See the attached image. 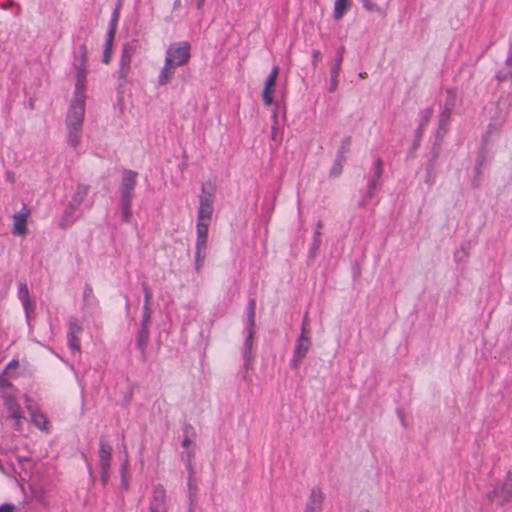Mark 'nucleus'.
<instances>
[{
	"label": "nucleus",
	"mask_w": 512,
	"mask_h": 512,
	"mask_svg": "<svg viewBox=\"0 0 512 512\" xmlns=\"http://www.w3.org/2000/svg\"><path fill=\"white\" fill-rule=\"evenodd\" d=\"M75 91L66 118V125H83L85 115V90L87 77V51L81 46L78 63H75Z\"/></svg>",
	"instance_id": "nucleus-1"
},
{
	"label": "nucleus",
	"mask_w": 512,
	"mask_h": 512,
	"mask_svg": "<svg viewBox=\"0 0 512 512\" xmlns=\"http://www.w3.org/2000/svg\"><path fill=\"white\" fill-rule=\"evenodd\" d=\"M191 46L187 41L176 42L167 48L165 63L158 76L159 85H166L174 76L175 69L186 65L190 58Z\"/></svg>",
	"instance_id": "nucleus-2"
},
{
	"label": "nucleus",
	"mask_w": 512,
	"mask_h": 512,
	"mask_svg": "<svg viewBox=\"0 0 512 512\" xmlns=\"http://www.w3.org/2000/svg\"><path fill=\"white\" fill-rule=\"evenodd\" d=\"M488 498L499 505L512 501V464L507 468L504 480L488 493Z\"/></svg>",
	"instance_id": "nucleus-3"
},
{
	"label": "nucleus",
	"mask_w": 512,
	"mask_h": 512,
	"mask_svg": "<svg viewBox=\"0 0 512 512\" xmlns=\"http://www.w3.org/2000/svg\"><path fill=\"white\" fill-rule=\"evenodd\" d=\"M99 467L101 472V481L103 485H106L109 480L110 476V468H111V461H112V447L105 443L104 441H100V448H99Z\"/></svg>",
	"instance_id": "nucleus-4"
},
{
	"label": "nucleus",
	"mask_w": 512,
	"mask_h": 512,
	"mask_svg": "<svg viewBox=\"0 0 512 512\" xmlns=\"http://www.w3.org/2000/svg\"><path fill=\"white\" fill-rule=\"evenodd\" d=\"M213 202L214 195L212 192H207L205 188H202L200 195L197 222L210 223L213 213Z\"/></svg>",
	"instance_id": "nucleus-5"
},
{
	"label": "nucleus",
	"mask_w": 512,
	"mask_h": 512,
	"mask_svg": "<svg viewBox=\"0 0 512 512\" xmlns=\"http://www.w3.org/2000/svg\"><path fill=\"white\" fill-rule=\"evenodd\" d=\"M311 347V336H300L297 338L293 357L290 365L293 369H298L302 360L306 357Z\"/></svg>",
	"instance_id": "nucleus-6"
},
{
	"label": "nucleus",
	"mask_w": 512,
	"mask_h": 512,
	"mask_svg": "<svg viewBox=\"0 0 512 512\" xmlns=\"http://www.w3.org/2000/svg\"><path fill=\"white\" fill-rule=\"evenodd\" d=\"M279 74V67L274 66L265 80L262 98L265 105L270 106L273 103L276 80Z\"/></svg>",
	"instance_id": "nucleus-7"
},
{
	"label": "nucleus",
	"mask_w": 512,
	"mask_h": 512,
	"mask_svg": "<svg viewBox=\"0 0 512 512\" xmlns=\"http://www.w3.org/2000/svg\"><path fill=\"white\" fill-rule=\"evenodd\" d=\"M3 398L4 406L8 413V417L14 421L15 426H19L22 420L24 419V415L20 405L18 404L14 396L5 395Z\"/></svg>",
	"instance_id": "nucleus-8"
},
{
	"label": "nucleus",
	"mask_w": 512,
	"mask_h": 512,
	"mask_svg": "<svg viewBox=\"0 0 512 512\" xmlns=\"http://www.w3.org/2000/svg\"><path fill=\"white\" fill-rule=\"evenodd\" d=\"M137 173L127 170L123 173L121 183V198L122 201H131L132 194L136 185Z\"/></svg>",
	"instance_id": "nucleus-9"
},
{
	"label": "nucleus",
	"mask_w": 512,
	"mask_h": 512,
	"mask_svg": "<svg viewBox=\"0 0 512 512\" xmlns=\"http://www.w3.org/2000/svg\"><path fill=\"white\" fill-rule=\"evenodd\" d=\"M30 211L23 207L22 210L13 216V233L15 235L24 236L27 233V219Z\"/></svg>",
	"instance_id": "nucleus-10"
},
{
	"label": "nucleus",
	"mask_w": 512,
	"mask_h": 512,
	"mask_svg": "<svg viewBox=\"0 0 512 512\" xmlns=\"http://www.w3.org/2000/svg\"><path fill=\"white\" fill-rule=\"evenodd\" d=\"M324 494L320 488H313L309 494L304 512H322Z\"/></svg>",
	"instance_id": "nucleus-11"
},
{
	"label": "nucleus",
	"mask_w": 512,
	"mask_h": 512,
	"mask_svg": "<svg viewBox=\"0 0 512 512\" xmlns=\"http://www.w3.org/2000/svg\"><path fill=\"white\" fill-rule=\"evenodd\" d=\"M27 410L29 411L32 422L41 430H47L48 421L44 414H42L36 407L32 405V400L28 395L24 396Z\"/></svg>",
	"instance_id": "nucleus-12"
},
{
	"label": "nucleus",
	"mask_w": 512,
	"mask_h": 512,
	"mask_svg": "<svg viewBox=\"0 0 512 512\" xmlns=\"http://www.w3.org/2000/svg\"><path fill=\"white\" fill-rule=\"evenodd\" d=\"M133 54L134 48L129 44H125L122 48V54L120 58L119 74L121 78H126L128 75Z\"/></svg>",
	"instance_id": "nucleus-13"
},
{
	"label": "nucleus",
	"mask_w": 512,
	"mask_h": 512,
	"mask_svg": "<svg viewBox=\"0 0 512 512\" xmlns=\"http://www.w3.org/2000/svg\"><path fill=\"white\" fill-rule=\"evenodd\" d=\"M67 140L68 143L73 147L77 148L81 143L82 137V125H67Z\"/></svg>",
	"instance_id": "nucleus-14"
},
{
	"label": "nucleus",
	"mask_w": 512,
	"mask_h": 512,
	"mask_svg": "<svg viewBox=\"0 0 512 512\" xmlns=\"http://www.w3.org/2000/svg\"><path fill=\"white\" fill-rule=\"evenodd\" d=\"M344 47H340L337 51L336 63L331 69V86L330 91L333 92L337 88V78L340 71V66L343 60Z\"/></svg>",
	"instance_id": "nucleus-15"
},
{
	"label": "nucleus",
	"mask_w": 512,
	"mask_h": 512,
	"mask_svg": "<svg viewBox=\"0 0 512 512\" xmlns=\"http://www.w3.org/2000/svg\"><path fill=\"white\" fill-rule=\"evenodd\" d=\"M166 492L162 486H157L153 491V499L151 501L150 507L157 508L160 507L162 509L166 508Z\"/></svg>",
	"instance_id": "nucleus-16"
},
{
	"label": "nucleus",
	"mask_w": 512,
	"mask_h": 512,
	"mask_svg": "<svg viewBox=\"0 0 512 512\" xmlns=\"http://www.w3.org/2000/svg\"><path fill=\"white\" fill-rule=\"evenodd\" d=\"M352 0H335L333 17L340 20L345 12L351 7Z\"/></svg>",
	"instance_id": "nucleus-17"
},
{
	"label": "nucleus",
	"mask_w": 512,
	"mask_h": 512,
	"mask_svg": "<svg viewBox=\"0 0 512 512\" xmlns=\"http://www.w3.org/2000/svg\"><path fill=\"white\" fill-rule=\"evenodd\" d=\"M18 297L21 300L25 311L28 313L32 306V303L30 300L28 286L25 283H20L18 288Z\"/></svg>",
	"instance_id": "nucleus-18"
},
{
	"label": "nucleus",
	"mask_w": 512,
	"mask_h": 512,
	"mask_svg": "<svg viewBox=\"0 0 512 512\" xmlns=\"http://www.w3.org/2000/svg\"><path fill=\"white\" fill-rule=\"evenodd\" d=\"M253 335H254V328H249L248 329V334H247V337H246V340H245V347H246L245 357H247V359H250V357H251Z\"/></svg>",
	"instance_id": "nucleus-19"
},
{
	"label": "nucleus",
	"mask_w": 512,
	"mask_h": 512,
	"mask_svg": "<svg viewBox=\"0 0 512 512\" xmlns=\"http://www.w3.org/2000/svg\"><path fill=\"white\" fill-rule=\"evenodd\" d=\"M68 345L74 351H79L80 350V341L76 337V335H74L73 327L70 328V331H69V334H68Z\"/></svg>",
	"instance_id": "nucleus-20"
},
{
	"label": "nucleus",
	"mask_w": 512,
	"mask_h": 512,
	"mask_svg": "<svg viewBox=\"0 0 512 512\" xmlns=\"http://www.w3.org/2000/svg\"><path fill=\"white\" fill-rule=\"evenodd\" d=\"M88 194V187L85 185H79L76 188L75 196H74V202H77L78 204L83 201V199Z\"/></svg>",
	"instance_id": "nucleus-21"
},
{
	"label": "nucleus",
	"mask_w": 512,
	"mask_h": 512,
	"mask_svg": "<svg viewBox=\"0 0 512 512\" xmlns=\"http://www.w3.org/2000/svg\"><path fill=\"white\" fill-rule=\"evenodd\" d=\"M209 225H210V223L197 222V224H196L197 238H208Z\"/></svg>",
	"instance_id": "nucleus-22"
},
{
	"label": "nucleus",
	"mask_w": 512,
	"mask_h": 512,
	"mask_svg": "<svg viewBox=\"0 0 512 512\" xmlns=\"http://www.w3.org/2000/svg\"><path fill=\"white\" fill-rule=\"evenodd\" d=\"M151 318V305L143 306L142 328L146 332Z\"/></svg>",
	"instance_id": "nucleus-23"
},
{
	"label": "nucleus",
	"mask_w": 512,
	"mask_h": 512,
	"mask_svg": "<svg viewBox=\"0 0 512 512\" xmlns=\"http://www.w3.org/2000/svg\"><path fill=\"white\" fill-rule=\"evenodd\" d=\"M206 249H207V238H197L196 246H195V253H205L206 254Z\"/></svg>",
	"instance_id": "nucleus-24"
},
{
	"label": "nucleus",
	"mask_w": 512,
	"mask_h": 512,
	"mask_svg": "<svg viewBox=\"0 0 512 512\" xmlns=\"http://www.w3.org/2000/svg\"><path fill=\"white\" fill-rule=\"evenodd\" d=\"M249 328H253L255 324V302L250 301L248 311Z\"/></svg>",
	"instance_id": "nucleus-25"
},
{
	"label": "nucleus",
	"mask_w": 512,
	"mask_h": 512,
	"mask_svg": "<svg viewBox=\"0 0 512 512\" xmlns=\"http://www.w3.org/2000/svg\"><path fill=\"white\" fill-rule=\"evenodd\" d=\"M300 336H310L309 319L307 313L304 315Z\"/></svg>",
	"instance_id": "nucleus-26"
},
{
	"label": "nucleus",
	"mask_w": 512,
	"mask_h": 512,
	"mask_svg": "<svg viewBox=\"0 0 512 512\" xmlns=\"http://www.w3.org/2000/svg\"><path fill=\"white\" fill-rule=\"evenodd\" d=\"M205 253H195V269L196 271H200L205 260Z\"/></svg>",
	"instance_id": "nucleus-27"
},
{
	"label": "nucleus",
	"mask_w": 512,
	"mask_h": 512,
	"mask_svg": "<svg viewBox=\"0 0 512 512\" xmlns=\"http://www.w3.org/2000/svg\"><path fill=\"white\" fill-rule=\"evenodd\" d=\"M380 171H381L380 163H377L375 176L373 177V179L369 183L370 190H374L375 189V187L377 185V182L379 180V177H380Z\"/></svg>",
	"instance_id": "nucleus-28"
},
{
	"label": "nucleus",
	"mask_w": 512,
	"mask_h": 512,
	"mask_svg": "<svg viewBox=\"0 0 512 512\" xmlns=\"http://www.w3.org/2000/svg\"><path fill=\"white\" fill-rule=\"evenodd\" d=\"M123 202V217L126 221L129 220L130 216H131V210H130V205H131V201H122Z\"/></svg>",
	"instance_id": "nucleus-29"
},
{
	"label": "nucleus",
	"mask_w": 512,
	"mask_h": 512,
	"mask_svg": "<svg viewBox=\"0 0 512 512\" xmlns=\"http://www.w3.org/2000/svg\"><path fill=\"white\" fill-rule=\"evenodd\" d=\"M144 290V305H151L152 292L147 285H143Z\"/></svg>",
	"instance_id": "nucleus-30"
},
{
	"label": "nucleus",
	"mask_w": 512,
	"mask_h": 512,
	"mask_svg": "<svg viewBox=\"0 0 512 512\" xmlns=\"http://www.w3.org/2000/svg\"><path fill=\"white\" fill-rule=\"evenodd\" d=\"M12 383L4 376L3 374H0V391L4 388H12Z\"/></svg>",
	"instance_id": "nucleus-31"
},
{
	"label": "nucleus",
	"mask_w": 512,
	"mask_h": 512,
	"mask_svg": "<svg viewBox=\"0 0 512 512\" xmlns=\"http://www.w3.org/2000/svg\"><path fill=\"white\" fill-rule=\"evenodd\" d=\"M111 53H112V49H109L108 48H104V53H103V62L105 64H108L110 62V59H111Z\"/></svg>",
	"instance_id": "nucleus-32"
},
{
	"label": "nucleus",
	"mask_w": 512,
	"mask_h": 512,
	"mask_svg": "<svg viewBox=\"0 0 512 512\" xmlns=\"http://www.w3.org/2000/svg\"><path fill=\"white\" fill-rule=\"evenodd\" d=\"M312 57H313V66L316 67L317 66V63L320 61L321 59V52L319 50H313L312 52Z\"/></svg>",
	"instance_id": "nucleus-33"
},
{
	"label": "nucleus",
	"mask_w": 512,
	"mask_h": 512,
	"mask_svg": "<svg viewBox=\"0 0 512 512\" xmlns=\"http://www.w3.org/2000/svg\"><path fill=\"white\" fill-rule=\"evenodd\" d=\"M18 367H19V362H18V360H15V359H14V360L10 361V362L7 364V366H6V369H5L4 373H5V372H7V371H8V370H10V369H17Z\"/></svg>",
	"instance_id": "nucleus-34"
},
{
	"label": "nucleus",
	"mask_w": 512,
	"mask_h": 512,
	"mask_svg": "<svg viewBox=\"0 0 512 512\" xmlns=\"http://www.w3.org/2000/svg\"><path fill=\"white\" fill-rule=\"evenodd\" d=\"M0 512H14V507L11 504L0 505Z\"/></svg>",
	"instance_id": "nucleus-35"
},
{
	"label": "nucleus",
	"mask_w": 512,
	"mask_h": 512,
	"mask_svg": "<svg viewBox=\"0 0 512 512\" xmlns=\"http://www.w3.org/2000/svg\"><path fill=\"white\" fill-rule=\"evenodd\" d=\"M277 133H278V127H277V125H273V126H272V131H271V138H272L273 140H275V139H276V137H277Z\"/></svg>",
	"instance_id": "nucleus-36"
},
{
	"label": "nucleus",
	"mask_w": 512,
	"mask_h": 512,
	"mask_svg": "<svg viewBox=\"0 0 512 512\" xmlns=\"http://www.w3.org/2000/svg\"><path fill=\"white\" fill-rule=\"evenodd\" d=\"M205 1L206 0H195L196 7H197L198 10H200L203 7Z\"/></svg>",
	"instance_id": "nucleus-37"
},
{
	"label": "nucleus",
	"mask_w": 512,
	"mask_h": 512,
	"mask_svg": "<svg viewBox=\"0 0 512 512\" xmlns=\"http://www.w3.org/2000/svg\"><path fill=\"white\" fill-rule=\"evenodd\" d=\"M149 512H167V509L149 507Z\"/></svg>",
	"instance_id": "nucleus-38"
},
{
	"label": "nucleus",
	"mask_w": 512,
	"mask_h": 512,
	"mask_svg": "<svg viewBox=\"0 0 512 512\" xmlns=\"http://www.w3.org/2000/svg\"><path fill=\"white\" fill-rule=\"evenodd\" d=\"M112 45H113V40H112V39H109V38L107 37L106 42H105V47H104V48H108V47H109V49H112Z\"/></svg>",
	"instance_id": "nucleus-39"
},
{
	"label": "nucleus",
	"mask_w": 512,
	"mask_h": 512,
	"mask_svg": "<svg viewBox=\"0 0 512 512\" xmlns=\"http://www.w3.org/2000/svg\"><path fill=\"white\" fill-rule=\"evenodd\" d=\"M73 327L74 335L80 332L81 328L77 324H71L70 328Z\"/></svg>",
	"instance_id": "nucleus-40"
},
{
	"label": "nucleus",
	"mask_w": 512,
	"mask_h": 512,
	"mask_svg": "<svg viewBox=\"0 0 512 512\" xmlns=\"http://www.w3.org/2000/svg\"><path fill=\"white\" fill-rule=\"evenodd\" d=\"M114 35H115V28H114V27H112V28L109 30V32H108V36H107V37H108L109 39L114 40Z\"/></svg>",
	"instance_id": "nucleus-41"
},
{
	"label": "nucleus",
	"mask_w": 512,
	"mask_h": 512,
	"mask_svg": "<svg viewBox=\"0 0 512 512\" xmlns=\"http://www.w3.org/2000/svg\"><path fill=\"white\" fill-rule=\"evenodd\" d=\"M127 465H128V461L126 460V461L124 462V464L122 465V469H121L122 478H124V474H125V472H126V470H127Z\"/></svg>",
	"instance_id": "nucleus-42"
},
{
	"label": "nucleus",
	"mask_w": 512,
	"mask_h": 512,
	"mask_svg": "<svg viewBox=\"0 0 512 512\" xmlns=\"http://www.w3.org/2000/svg\"><path fill=\"white\" fill-rule=\"evenodd\" d=\"M190 445V440L188 438L184 439L183 446L188 447Z\"/></svg>",
	"instance_id": "nucleus-43"
},
{
	"label": "nucleus",
	"mask_w": 512,
	"mask_h": 512,
	"mask_svg": "<svg viewBox=\"0 0 512 512\" xmlns=\"http://www.w3.org/2000/svg\"><path fill=\"white\" fill-rule=\"evenodd\" d=\"M340 172H341V169H340V168H339V169H335V170L333 169V170H332V173H333L334 175H338Z\"/></svg>",
	"instance_id": "nucleus-44"
},
{
	"label": "nucleus",
	"mask_w": 512,
	"mask_h": 512,
	"mask_svg": "<svg viewBox=\"0 0 512 512\" xmlns=\"http://www.w3.org/2000/svg\"><path fill=\"white\" fill-rule=\"evenodd\" d=\"M180 6V0H175L174 2V8H177Z\"/></svg>",
	"instance_id": "nucleus-45"
},
{
	"label": "nucleus",
	"mask_w": 512,
	"mask_h": 512,
	"mask_svg": "<svg viewBox=\"0 0 512 512\" xmlns=\"http://www.w3.org/2000/svg\"><path fill=\"white\" fill-rule=\"evenodd\" d=\"M365 75H366V73H360V74H359V76H360L361 78H364V77H365Z\"/></svg>",
	"instance_id": "nucleus-46"
}]
</instances>
